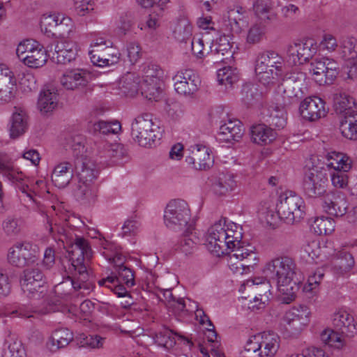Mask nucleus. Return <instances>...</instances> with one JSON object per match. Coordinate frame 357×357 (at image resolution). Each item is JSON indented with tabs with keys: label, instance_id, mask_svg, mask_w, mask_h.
<instances>
[{
	"label": "nucleus",
	"instance_id": "obj_1",
	"mask_svg": "<svg viewBox=\"0 0 357 357\" xmlns=\"http://www.w3.org/2000/svg\"><path fill=\"white\" fill-rule=\"evenodd\" d=\"M70 255L71 266L69 268L72 276H68L61 282L54 286V292L58 297L65 298L74 294L75 296H85L93 289L90 275L84 264L85 259H89L92 251L89 242L84 238L76 236L72 243Z\"/></svg>",
	"mask_w": 357,
	"mask_h": 357
},
{
	"label": "nucleus",
	"instance_id": "obj_2",
	"mask_svg": "<svg viewBox=\"0 0 357 357\" xmlns=\"http://www.w3.org/2000/svg\"><path fill=\"white\" fill-rule=\"evenodd\" d=\"M296 269V265L291 258L280 257L266 263L264 271L266 277L276 282L282 294L293 300L298 289V282L295 280Z\"/></svg>",
	"mask_w": 357,
	"mask_h": 357
},
{
	"label": "nucleus",
	"instance_id": "obj_3",
	"mask_svg": "<svg viewBox=\"0 0 357 357\" xmlns=\"http://www.w3.org/2000/svg\"><path fill=\"white\" fill-rule=\"evenodd\" d=\"M74 172L78 178L75 190L77 198L84 203L93 202L97 197L98 188L94 181L98 171L95 163L86 155L75 154Z\"/></svg>",
	"mask_w": 357,
	"mask_h": 357
},
{
	"label": "nucleus",
	"instance_id": "obj_4",
	"mask_svg": "<svg viewBox=\"0 0 357 357\" xmlns=\"http://www.w3.org/2000/svg\"><path fill=\"white\" fill-rule=\"evenodd\" d=\"M225 218L220 220L212 225L206 235V248L213 255L220 257L229 254L231 248L239 244L242 238L241 232L231 229H225Z\"/></svg>",
	"mask_w": 357,
	"mask_h": 357
},
{
	"label": "nucleus",
	"instance_id": "obj_5",
	"mask_svg": "<svg viewBox=\"0 0 357 357\" xmlns=\"http://www.w3.org/2000/svg\"><path fill=\"white\" fill-rule=\"evenodd\" d=\"M280 347V337L273 331H264L247 341L241 357H273Z\"/></svg>",
	"mask_w": 357,
	"mask_h": 357
},
{
	"label": "nucleus",
	"instance_id": "obj_6",
	"mask_svg": "<svg viewBox=\"0 0 357 357\" xmlns=\"http://www.w3.org/2000/svg\"><path fill=\"white\" fill-rule=\"evenodd\" d=\"M164 222L167 227L175 231L194 229L191 213L188 203L183 199L170 201L165 210Z\"/></svg>",
	"mask_w": 357,
	"mask_h": 357
},
{
	"label": "nucleus",
	"instance_id": "obj_7",
	"mask_svg": "<svg viewBox=\"0 0 357 357\" xmlns=\"http://www.w3.org/2000/svg\"><path fill=\"white\" fill-rule=\"evenodd\" d=\"M160 128L153 123L151 114H140L132 123V139L140 146L151 148L156 139H160Z\"/></svg>",
	"mask_w": 357,
	"mask_h": 357
},
{
	"label": "nucleus",
	"instance_id": "obj_8",
	"mask_svg": "<svg viewBox=\"0 0 357 357\" xmlns=\"http://www.w3.org/2000/svg\"><path fill=\"white\" fill-rule=\"evenodd\" d=\"M305 203L301 196L293 191H285L278 198L276 211L278 217L287 224L299 222L305 214Z\"/></svg>",
	"mask_w": 357,
	"mask_h": 357
},
{
	"label": "nucleus",
	"instance_id": "obj_9",
	"mask_svg": "<svg viewBox=\"0 0 357 357\" xmlns=\"http://www.w3.org/2000/svg\"><path fill=\"white\" fill-rule=\"evenodd\" d=\"M310 71L319 85L332 84L340 73V66L335 60L321 57L311 62Z\"/></svg>",
	"mask_w": 357,
	"mask_h": 357
},
{
	"label": "nucleus",
	"instance_id": "obj_10",
	"mask_svg": "<svg viewBox=\"0 0 357 357\" xmlns=\"http://www.w3.org/2000/svg\"><path fill=\"white\" fill-rule=\"evenodd\" d=\"M248 247L242 245L241 238H239V244L235 245V248L229 250L228 255L231 262L238 260L236 263L231 264V269L235 273L240 274L247 273L257 264L255 262L257 260L256 253Z\"/></svg>",
	"mask_w": 357,
	"mask_h": 357
},
{
	"label": "nucleus",
	"instance_id": "obj_11",
	"mask_svg": "<svg viewBox=\"0 0 357 357\" xmlns=\"http://www.w3.org/2000/svg\"><path fill=\"white\" fill-rule=\"evenodd\" d=\"M317 50V43L312 39L294 43L287 50L288 62L293 66L303 64L313 57Z\"/></svg>",
	"mask_w": 357,
	"mask_h": 357
},
{
	"label": "nucleus",
	"instance_id": "obj_12",
	"mask_svg": "<svg viewBox=\"0 0 357 357\" xmlns=\"http://www.w3.org/2000/svg\"><path fill=\"white\" fill-rule=\"evenodd\" d=\"M47 52L52 61L66 64L74 61L77 56L75 44L68 40H56L47 46Z\"/></svg>",
	"mask_w": 357,
	"mask_h": 357
},
{
	"label": "nucleus",
	"instance_id": "obj_13",
	"mask_svg": "<svg viewBox=\"0 0 357 357\" xmlns=\"http://www.w3.org/2000/svg\"><path fill=\"white\" fill-rule=\"evenodd\" d=\"M299 112L301 116L310 121H315L324 117L328 109L326 102L318 96L305 98L300 104Z\"/></svg>",
	"mask_w": 357,
	"mask_h": 357
},
{
	"label": "nucleus",
	"instance_id": "obj_14",
	"mask_svg": "<svg viewBox=\"0 0 357 357\" xmlns=\"http://www.w3.org/2000/svg\"><path fill=\"white\" fill-rule=\"evenodd\" d=\"M17 91V80L14 73L5 64H0V105L13 100Z\"/></svg>",
	"mask_w": 357,
	"mask_h": 357
},
{
	"label": "nucleus",
	"instance_id": "obj_15",
	"mask_svg": "<svg viewBox=\"0 0 357 357\" xmlns=\"http://www.w3.org/2000/svg\"><path fill=\"white\" fill-rule=\"evenodd\" d=\"M70 22L69 17H65L63 15L54 13L48 15H43L40 20L41 30L47 34L52 36H64L70 29L68 24Z\"/></svg>",
	"mask_w": 357,
	"mask_h": 357
},
{
	"label": "nucleus",
	"instance_id": "obj_16",
	"mask_svg": "<svg viewBox=\"0 0 357 357\" xmlns=\"http://www.w3.org/2000/svg\"><path fill=\"white\" fill-rule=\"evenodd\" d=\"M45 278L43 272L38 267L24 270L20 278V285L24 292L33 294L43 288Z\"/></svg>",
	"mask_w": 357,
	"mask_h": 357
},
{
	"label": "nucleus",
	"instance_id": "obj_17",
	"mask_svg": "<svg viewBox=\"0 0 357 357\" xmlns=\"http://www.w3.org/2000/svg\"><path fill=\"white\" fill-rule=\"evenodd\" d=\"M310 312L306 306L294 307L284 317L287 330L293 333L301 331L310 321Z\"/></svg>",
	"mask_w": 357,
	"mask_h": 357
},
{
	"label": "nucleus",
	"instance_id": "obj_18",
	"mask_svg": "<svg viewBox=\"0 0 357 357\" xmlns=\"http://www.w3.org/2000/svg\"><path fill=\"white\" fill-rule=\"evenodd\" d=\"M190 155H186L185 161L189 165H192L196 169L206 170L213 164L210 156L209 149L202 144H195L188 149Z\"/></svg>",
	"mask_w": 357,
	"mask_h": 357
},
{
	"label": "nucleus",
	"instance_id": "obj_19",
	"mask_svg": "<svg viewBox=\"0 0 357 357\" xmlns=\"http://www.w3.org/2000/svg\"><path fill=\"white\" fill-rule=\"evenodd\" d=\"M348 206L345 195L340 192L326 195L322 203L324 210L327 213L336 217H342L345 215Z\"/></svg>",
	"mask_w": 357,
	"mask_h": 357
},
{
	"label": "nucleus",
	"instance_id": "obj_20",
	"mask_svg": "<svg viewBox=\"0 0 357 357\" xmlns=\"http://www.w3.org/2000/svg\"><path fill=\"white\" fill-rule=\"evenodd\" d=\"M326 181L321 172L306 173L303 184L304 193L309 197H317L324 195L326 192Z\"/></svg>",
	"mask_w": 357,
	"mask_h": 357
},
{
	"label": "nucleus",
	"instance_id": "obj_21",
	"mask_svg": "<svg viewBox=\"0 0 357 357\" xmlns=\"http://www.w3.org/2000/svg\"><path fill=\"white\" fill-rule=\"evenodd\" d=\"M0 173L2 174L3 176L6 177L8 180L12 183H17L18 185L19 189L22 191V192L26 195V196L29 197L30 200L34 201L32 195L29 192V185L23 183L24 179V174L22 172L16 169L13 166L10 161L1 156Z\"/></svg>",
	"mask_w": 357,
	"mask_h": 357
},
{
	"label": "nucleus",
	"instance_id": "obj_22",
	"mask_svg": "<svg viewBox=\"0 0 357 357\" xmlns=\"http://www.w3.org/2000/svg\"><path fill=\"white\" fill-rule=\"evenodd\" d=\"M298 98L295 83L289 80H283L278 85L274 92L275 104L281 107H286L296 102Z\"/></svg>",
	"mask_w": 357,
	"mask_h": 357
},
{
	"label": "nucleus",
	"instance_id": "obj_23",
	"mask_svg": "<svg viewBox=\"0 0 357 357\" xmlns=\"http://www.w3.org/2000/svg\"><path fill=\"white\" fill-rule=\"evenodd\" d=\"M255 68L259 70L273 68L276 75L284 74V63L282 56L274 51H266L259 54L256 60Z\"/></svg>",
	"mask_w": 357,
	"mask_h": 357
},
{
	"label": "nucleus",
	"instance_id": "obj_24",
	"mask_svg": "<svg viewBox=\"0 0 357 357\" xmlns=\"http://www.w3.org/2000/svg\"><path fill=\"white\" fill-rule=\"evenodd\" d=\"M89 73L83 69L66 71L61 77V85L68 90H75L86 86L89 82Z\"/></svg>",
	"mask_w": 357,
	"mask_h": 357
},
{
	"label": "nucleus",
	"instance_id": "obj_25",
	"mask_svg": "<svg viewBox=\"0 0 357 357\" xmlns=\"http://www.w3.org/2000/svg\"><path fill=\"white\" fill-rule=\"evenodd\" d=\"M333 107L336 113L349 116L357 114V104L355 99L345 92L338 91L333 94Z\"/></svg>",
	"mask_w": 357,
	"mask_h": 357
},
{
	"label": "nucleus",
	"instance_id": "obj_26",
	"mask_svg": "<svg viewBox=\"0 0 357 357\" xmlns=\"http://www.w3.org/2000/svg\"><path fill=\"white\" fill-rule=\"evenodd\" d=\"M74 165L63 162L55 166L52 173V181L59 188L66 187L73 178Z\"/></svg>",
	"mask_w": 357,
	"mask_h": 357
},
{
	"label": "nucleus",
	"instance_id": "obj_27",
	"mask_svg": "<svg viewBox=\"0 0 357 357\" xmlns=\"http://www.w3.org/2000/svg\"><path fill=\"white\" fill-rule=\"evenodd\" d=\"M90 59L93 65L99 67L109 66L119 62L120 53L112 46L106 45L101 52L93 54L89 52Z\"/></svg>",
	"mask_w": 357,
	"mask_h": 357
},
{
	"label": "nucleus",
	"instance_id": "obj_28",
	"mask_svg": "<svg viewBox=\"0 0 357 357\" xmlns=\"http://www.w3.org/2000/svg\"><path fill=\"white\" fill-rule=\"evenodd\" d=\"M244 132L243 126L238 119H229L227 122L220 127L221 139L227 142L238 141Z\"/></svg>",
	"mask_w": 357,
	"mask_h": 357
},
{
	"label": "nucleus",
	"instance_id": "obj_29",
	"mask_svg": "<svg viewBox=\"0 0 357 357\" xmlns=\"http://www.w3.org/2000/svg\"><path fill=\"white\" fill-rule=\"evenodd\" d=\"M333 324L336 329L347 336H352L356 332L354 318L347 311L340 310L335 313L333 317Z\"/></svg>",
	"mask_w": 357,
	"mask_h": 357
},
{
	"label": "nucleus",
	"instance_id": "obj_30",
	"mask_svg": "<svg viewBox=\"0 0 357 357\" xmlns=\"http://www.w3.org/2000/svg\"><path fill=\"white\" fill-rule=\"evenodd\" d=\"M1 357H26L25 349L20 340H18L10 331H6Z\"/></svg>",
	"mask_w": 357,
	"mask_h": 357
},
{
	"label": "nucleus",
	"instance_id": "obj_31",
	"mask_svg": "<svg viewBox=\"0 0 357 357\" xmlns=\"http://www.w3.org/2000/svg\"><path fill=\"white\" fill-rule=\"evenodd\" d=\"M122 282L127 287H130L135 285V277L132 271L126 266L119 267L114 271L111 275L98 280V283L100 286L104 284Z\"/></svg>",
	"mask_w": 357,
	"mask_h": 357
},
{
	"label": "nucleus",
	"instance_id": "obj_32",
	"mask_svg": "<svg viewBox=\"0 0 357 357\" xmlns=\"http://www.w3.org/2000/svg\"><path fill=\"white\" fill-rule=\"evenodd\" d=\"M11 117L10 135L12 138H17L23 135L28 128V116L20 107H15Z\"/></svg>",
	"mask_w": 357,
	"mask_h": 357
},
{
	"label": "nucleus",
	"instance_id": "obj_33",
	"mask_svg": "<svg viewBox=\"0 0 357 357\" xmlns=\"http://www.w3.org/2000/svg\"><path fill=\"white\" fill-rule=\"evenodd\" d=\"M250 135L252 142L259 145H265L275 139L276 132L265 124H258L251 127Z\"/></svg>",
	"mask_w": 357,
	"mask_h": 357
},
{
	"label": "nucleus",
	"instance_id": "obj_34",
	"mask_svg": "<svg viewBox=\"0 0 357 357\" xmlns=\"http://www.w3.org/2000/svg\"><path fill=\"white\" fill-rule=\"evenodd\" d=\"M73 338V333L68 328L56 329L52 333L48 345L52 350L64 348Z\"/></svg>",
	"mask_w": 357,
	"mask_h": 357
},
{
	"label": "nucleus",
	"instance_id": "obj_35",
	"mask_svg": "<svg viewBox=\"0 0 357 357\" xmlns=\"http://www.w3.org/2000/svg\"><path fill=\"white\" fill-rule=\"evenodd\" d=\"M119 87L124 95L133 96L139 90V77L134 73H127L120 79Z\"/></svg>",
	"mask_w": 357,
	"mask_h": 357
},
{
	"label": "nucleus",
	"instance_id": "obj_36",
	"mask_svg": "<svg viewBox=\"0 0 357 357\" xmlns=\"http://www.w3.org/2000/svg\"><path fill=\"white\" fill-rule=\"evenodd\" d=\"M59 98L56 91L52 89H45L40 93L38 100V108L44 113L54 110L58 105Z\"/></svg>",
	"mask_w": 357,
	"mask_h": 357
},
{
	"label": "nucleus",
	"instance_id": "obj_37",
	"mask_svg": "<svg viewBox=\"0 0 357 357\" xmlns=\"http://www.w3.org/2000/svg\"><path fill=\"white\" fill-rule=\"evenodd\" d=\"M274 3L272 0H255L253 3L255 15L264 22H269L275 17L273 11Z\"/></svg>",
	"mask_w": 357,
	"mask_h": 357
},
{
	"label": "nucleus",
	"instance_id": "obj_38",
	"mask_svg": "<svg viewBox=\"0 0 357 357\" xmlns=\"http://www.w3.org/2000/svg\"><path fill=\"white\" fill-rule=\"evenodd\" d=\"M354 263L353 256L345 251L338 252L333 260L334 271L338 275L349 271L354 266Z\"/></svg>",
	"mask_w": 357,
	"mask_h": 357
},
{
	"label": "nucleus",
	"instance_id": "obj_39",
	"mask_svg": "<svg viewBox=\"0 0 357 357\" xmlns=\"http://www.w3.org/2000/svg\"><path fill=\"white\" fill-rule=\"evenodd\" d=\"M339 129L344 138L357 141V114L342 117L340 121Z\"/></svg>",
	"mask_w": 357,
	"mask_h": 357
},
{
	"label": "nucleus",
	"instance_id": "obj_40",
	"mask_svg": "<svg viewBox=\"0 0 357 357\" xmlns=\"http://www.w3.org/2000/svg\"><path fill=\"white\" fill-rule=\"evenodd\" d=\"M47 49L38 42V46L36 45L35 50L32 51L29 56L23 57V63L30 68H39L45 64L47 61Z\"/></svg>",
	"mask_w": 357,
	"mask_h": 357
},
{
	"label": "nucleus",
	"instance_id": "obj_41",
	"mask_svg": "<svg viewBox=\"0 0 357 357\" xmlns=\"http://www.w3.org/2000/svg\"><path fill=\"white\" fill-rule=\"evenodd\" d=\"M269 282H264L260 286L255 287L254 291L257 294L255 296L249 306V308L254 310H261L265 307L266 303L269 300V294H271Z\"/></svg>",
	"mask_w": 357,
	"mask_h": 357
},
{
	"label": "nucleus",
	"instance_id": "obj_42",
	"mask_svg": "<svg viewBox=\"0 0 357 357\" xmlns=\"http://www.w3.org/2000/svg\"><path fill=\"white\" fill-rule=\"evenodd\" d=\"M121 129V123L117 121H99L98 122L94 123L91 128H90V131L92 132L94 135L102 134V135H109V134H117Z\"/></svg>",
	"mask_w": 357,
	"mask_h": 357
},
{
	"label": "nucleus",
	"instance_id": "obj_43",
	"mask_svg": "<svg viewBox=\"0 0 357 357\" xmlns=\"http://www.w3.org/2000/svg\"><path fill=\"white\" fill-rule=\"evenodd\" d=\"M161 82L144 81L140 82L139 89L142 96L149 100L158 101L161 93Z\"/></svg>",
	"mask_w": 357,
	"mask_h": 357
},
{
	"label": "nucleus",
	"instance_id": "obj_44",
	"mask_svg": "<svg viewBox=\"0 0 357 357\" xmlns=\"http://www.w3.org/2000/svg\"><path fill=\"white\" fill-rule=\"evenodd\" d=\"M100 148L106 150L107 155L102 154L100 151V157L113 159V162H114L127 156V151L123 145L121 144H110L109 143H103Z\"/></svg>",
	"mask_w": 357,
	"mask_h": 357
},
{
	"label": "nucleus",
	"instance_id": "obj_45",
	"mask_svg": "<svg viewBox=\"0 0 357 357\" xmlns=\"http://www.w3.org/2000/svg\"><path fill=\"white\" fill-rule=\"evenodd\" d=\"M77 344L79 347L88 349L102 348L105 343V338L98 335L80 334L76 339Z\"/></svg>",
	"mask_w": 357,
	"mask_h": 357
},
{
	"label": "nucleus",
	"instance_id": "obj_46",
	"mask_svg": "<svg viewBox=\"0 0 357 357\" xmlns=\"http://www.w3.org/2000/svg\"><path fill=\"white\" fill-rule=\"evenodd\" d=\"M312 229L318 235L331 234L335 229V222L330 218H317L311 225Z\"/></svg>",
	"mask_w": 357,
	"mask_h": 357
},
{
	"label": "nucleus",
	"instance_id": "obj_47",
	"mask_svg": "<svg viewBox=\"0 0 357 357\" xmlns=\"http://www.w3.org/2000/svg\"><path fill=\"white\" fill-rule=\"evenodd\" d=\"M284 108L276 105L271 110L268 120L271 126L278 129L284 128L287 124V112Z\"/></svg>",
	"mask_w": 357,
	"mask_h": 357
},
{
	"label": "nucleus",
	"instance_id": "obj_48",
	"mask_svg": "<svg viewBox=\"0 0 357 357\" xmlns=\"http://www.w3.org/2000/svg\"><path fill=\"white\" fill-rule=\"evenodd\" d=\"M174 88L178 93L182 95H191L198 90L200 84L199 79H193L191 82L182 81L178 77H174Z\"/></svg>",
	"mask_w": 357,
	"mask_h": 357
},
{
	"label": "nucleus",
	"instance_id": "obj_49",
	"mask_svg": "<svg viewBox=\"0 0 357 357\" xmlns=\"http://www.w3.org/2000/svg\"><path fill=\"white\" fill-rule=\"evenodd\" d=\"M18 245L27 265L33 264L37 261L40 256V250L36 244L25 241L18 243Z\"/></svg>",
	"mask_w": 357,
	"mask_h": 357
},
{
	"label": "nucleus",
	"instance_id": "obj_50",
	"mask_svg": "<svg viewBox=\"0 0 357 357\" xmlns=\"http://www.w3.org/2000/svg\"><path fill=\"white\" fill-rule=\"evenodd\" d=\"M163 76L162 69L157 64L146 63L142 68V80L148 81H162Z\"/></svg>",
	"mask_w": 357,
	"mask_h": 357
},
{
	"label": "nucleus",
	"instance_id": "obj_51",
	"mask_svg": "<svg viewBox=\"0 0 357 357\" xmlns=\"http://www.w3.org/2000/svg\"><path fill=\"white\" fill-rule=\"evenodd\" d=\"M342 56L345 59H357V40L354 37H347L341 42Z\"/></svg>",
	"mask_w": 357,
	"mask_h": 357
},
{
	"label": "nucleus",
	"instance_id": "obj_52",
	"mask_svg": "<svg viewBox=\"0 0 357 357\" xmlns=\"http://www.w3.org/2000/svg\"><path fill=\"white\" fill-rule=\"evenodd\" d=\"M174 335L171 330L165 328L155 334L154 340L158 345L170 349L176 344Z\"/></svg>",
	"mask_w": 357,
	"mask_h": 357
},
{
	"label": "nucleus",
	"instance_id": "obj_53",
	"mask_svg": "<svg viewBox=\"0 0 357 357\" xmlns=\"http://www.w3.org/2000/svg\"><path fill=\"white\" fill-rule=\"evenodd\" d=\"M217 78L220 84L225 86H231L238 80V74L230 66L219 69L217 72Z\"/></svg>",
	"mask_w": 357,
	"mask_h": 357
},
{
	"label": "nucleus",
	"instance_id": "obj_54",
	"mask_svg": "<svg viewBox=\"0 0 357 357\" xmlns=\"http://www.w3.org/2000/svg\"><path fill=\"white\" fill-rule=\"evenodd\" d=\"M112 247L113 245L110 243L105 241L102 243V248L105 250V251L102 252V255L109 261L114 264V271H116L118 268L125 266L123 265L124 257L117 251H115L112 254L108 253L107 250H112Z\"/></svg>",
	"mask_w": 357,
	"mask_h": 357
},
{
	"label": "nucleus",
	"instance_id": "obj_55",
	"mask_svg": "<svg viewBox=\"0 0 357 357\" xmlns=\"http://www.w3.org/2000/svg\"><path fill=\"white\" fill-rule=\"evenodd\" d=\"M275 71L276 70L273 68L259 70L258 68H255V73L259 82L267 86L275 84L279 77L284 76V75H276Z\"/></svg>",
	"mask_w": 357,
	"mask_h": 357
},
{
	"label": "nucleus",
	"instance_id": "obj_56",
	"mask_svg": "<svg viewBox=\"0 0 357 357\" xmlns=\"http://www.w3.org/2000/svg\"><path fill=\"white\" fill-rule=\"evenodd\" d=\"M265 34V26L261 24H255L248 30L246 42L250 45L260 43Z\"/></svg>",
	"mask_w": 357,
	"mask_h": 357
},
{
	"label": "nucleus",
	"instance_id": "obj_57",
	"mask_svg": "<svg viewBox=\"0 0 357 357\" xmlns=\"http://www.w3.org/2000/svg\"><path fill=\"white\" fill-rule=\"evenodd\" d=\"M135 23V16L132 12L127 11L123 12L120 14L118 22L119 29L126 34L128 31L131 30V28Z\"/></svg>",
	"mask_w": 357,
	"mask_h": 357
},
{
	"label": "nucleus",
	"instance_id": "obj_58",
	"mask_svg": "<svg viewBox=\"0 0 357 357\" xmlns=\"http://www.w3.org/2000/svg\"><path fill=\"white\" fill-rule=\"evenodd\" d=\"M8 260L10 264L17 267H23L27 265L18 243L10 248L8 253Z\"/></svg>",
	"mask_w": 357,
	"mask_h": 357
},
{
	"label": "nucleus",
	"instance_id": "obj_59",
	"mask_svg": "<svg viewBox=\"0 0 357 357\" xmlns=\"http://www.w3.org/2000/svg\"><path fill=\"white\" fill-rule=\"evenodd\" d=\"M193 230L194 229H190L188 232L185 231V229L183 230V236L178 243L177 249L180 250L181 252L186 255L192 252L196 244L194 240L190 237V236L192 235Z\"/></svg>",
	"mask_w": 357,
	"mask_h": 357
},
{
	"label": "nucleus",
	"instance_id": "obj_60",
	"mask_svg": "<svg viewBox=\"0 0 357 357\" xmlns=\"http://www.w3.org/2000/svg\"><path fill=\"white\" fill-rule=\"evenodd\" d=\"M38 46V42L33 40H25L21 42L16 50L18 58L23 62V57L29 56L35 47Z\"/></svg>",
	"mask_w": 357,
	"mask_h": 357
},
{
	"label": "nucleus",
	"instance_id": "obj_61",
	"mask_svg": "<svg viewBox=\"0 0 357 357\" xmlns=\"http://www.w3.org/2000/svg\"><path fill=\"white\" fill-rule=\"evenodd\" d=\"M348 172L340 171V169L333 170L330 176L332 184L337 188H344L348 185L349 177Z\"/></svg>",
	"mask_w": 357,
	"mask_h": 357
},
{
	"label": "nucleus",
	"instance_id": "obj_62",
	"mask_svg": "<svg viewBox=\"0 0 357 357\" xmlns=\"http://www.w3.org/2000/svg\"><path fill=\"white\" fill-rule=\"evenodd\" d=\"M322 342L331 347H339L336 343H341V338L338 333L331 329H326L320 334Z\"/></svg>",
	"mask_w": 357,
	"mask_h": 357
},
{
	"label": "nucleus",
	"instance_id": "obj_63",
	"mask_svg": "<svg viewBox=\"0 0 357 357\" xmlns=\"http://www.w3.org/2000/svg\"><path fill=\"white\" fill-rule=\"evenodd\" d=\"M243 99L246 104H252L255 100H258L261 97V93H259L257 88L254 84H246L243 86L242 89Z\"/></svg>",
	"mask_w": 357,
	"mask_h": 357
},
{
	"label": "nucleus",
	"instance_id": "obj_64",
	"mask_svg": "<svg viewBox=\"0 0 357 357\" xmlns=\"http://www.w3.org/2000/svg\"><path fill=\"white\" fill-rule=\"evenodd\" d=\"M3 228L8 235H15L20 231L21 220L18 218L9 217L3 221Z\"/></svg>",
	"mask_w": 357,
	"mask_h": 357
}]
</instances>
